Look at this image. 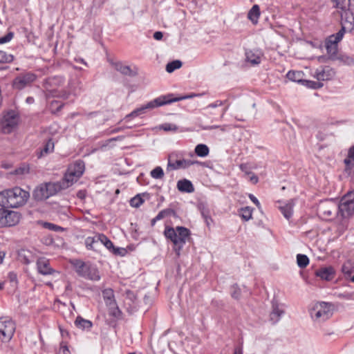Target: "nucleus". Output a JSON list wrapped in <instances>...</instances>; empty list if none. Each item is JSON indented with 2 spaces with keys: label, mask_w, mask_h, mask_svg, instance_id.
I'll return each instance as SVG.
<instances>
[{
  "label": "nucleus",
  "mask_w": 354,
  "mask_h": 354,
  "mask_svg": "<svg viewBox=\"0 0 354 354\" xmlns=\"http://www.w3.org/2000/svg\"><path fill=\"white\" fill-rule=\"evenodd\" d=\"M126 298L127 299H129L130 301H131L133 304H135L137 299V297L134 292L129 290L126 291Z\"/></svg>",
  "instance_id": "nucleus-53"
},
{
  "label": "nucleus",
  "mask_w": 354,
  "mask_h": 354,
  "mask_svg": "<svg viewBox=\"0 0 354 354\" xmlns=\"http://www.w3.org/2000/svg\"><path fill=\"white\" fill-rule=\"evenodd\" d=\"M306 83V86L309 88L317 89L323 86V84L320 82V81L315 82L310 80L305 81Z\"/></svg>",
  "instance_id": "nucleus-47"
},
{
  "label": "nucleus",
  "mask_w": 354,
  "mask_h": 354,
  "mask_svg": "<svg viewBox=\"0 0 354 354\" xmlns=\"http://www.w3.org/2000/svg\"><path fill=\"white\" fill-rule=\"evenodd\" d=\"M177 189L183 193H192L194 192V187L192 183L187 179L179 180L177 182Z\"/></svg>",
  "instance_id": "nucleus-18"
},
{
  "label": "nucleus",
  "mask_w": 354,
  "mask_h": 354,
  "mask_svg": "<svg viewBox=\"0 0 354 354\" xmlns=\"http://www.w3.org/2000/svg\"><path fill=\"white\" fill-rule=\"evenodd\" d=\"M338 214L342 218H349L354 214V192H349L342 197L338 203Z\"/></svg>",
  "instance_id": "nucleus-7"
},
{
  "label": "nucleus",
  "mask_w": 354,
  "mask_h": 354,
  "mask_svg": "<svg viewBox=\"0 0 354 354\" xmlns=\"http://www.w3.org/2000/svg\"><path fill=\"white\" fill-rule=\"evenodd\" d=\"M348 155L349 158H352L354 162V145L349 149Z\"/></svg>",
  "instance_id": "nucleus-60"
},
{
  "label": "nucleus",
  "mask_w": 354,
  "mask_h": 354,
  "mask_svg": "<svg viewBox=\"0 0 354 354\" xmlns=\"http://www.w3.org/2000/svg\"><path fill=\"white\" fill-rule=\"evenodd\" d=\"M37 79V75L31 72L21 74L16 77L12 82V86L15 89L22 90L29 86Z\"/></svg>",
  "instance_id": "nucleus-12"
},
{
  "label": "nucleus",
  "mask_w": 354,
  "mask_h": 354,
  "mask_svg": "<svg viewBox=\"0 0 354 354\" xmlns=\"http://www.w3.org/2000/svg\"><path fill=\"white\" fill-rule=\"evenodd\" d=\"M116 71L120 72L122 74L129 76H135L136 73H133L130 66L123 65L121 62H116L114 64Z\"/></svg>",
  "instance_id": "nucleus-23"
},
{
  "label": "nucleus",
  "mask_w": 354,
  "mask_h": 354,
  "mask_svg": "<svg viewBox=\"0 0 354 354\" xmlns=\"http://www.w3.org/2000/svg\"><path fill=\"white\" fill-rule=\"evenodd\" d=\"M261 53L258 50L245 52L246 61L253 65L259 64L261 62Z\"/></svg>",
  "instance_id": "nucleus-19"
},
{
  "label": "nucleus",
  "mask_w": 354,
  "mask_h": 354,
  "mask_svg": "<svg viewBox=\"0 0 354 354\" xmlns=\"http://www.w3.org/2000/svg\"><path fill=\"white\" fill-rule=\"evenodd\" d=\"M42 226L44 228L49 230L50 231H54V232L64 231V228L62 227L52 223L42 222Z\"/></svg>",
  "instance_id": "nucleus-39"
},
{
  "label": "nucleus",
  "mask_w": 354,
  "mask_h": 354,
  "mask_svg": "<svg viewBox=\"0 0 354 354\" xmlns=\"http://www.w3.org/2000/svg\"><path fill=\"white\" fill-rule=\"evenodd\" d=\"M30 194L19 187L3 190L0 192V206L4 208H18L24 205Z\"/></svg>",
  "instance_id": "nucleus-1"
},
{
  "label": "nucleus",
  "mask_w": 354,
  "mask_h": 354,
  "mask_svg": "<svg viewBox=\"0 0 354 354\" xmlns=\"http://www.w3.org/2000/svg\"><path fill=\"white\" fill-rule=\"evenodd\" d=\"M182 66V62L180 60H174L169 62L166 66V71L167 73H172L175 70L180 68Z\"/></svg>",
  "instance_id": "nucleus-34"
},
{
  "label": "nucleus",
  "mask_w": 354,
  "mask_h": 354,
  "mask_svg": "<svg viewBox=\"0 0 354 354\" xmlns=\"http://www.w3.org/2000/svg\"><path fill=\"white\" fill-rule=\"evenodd\" d=\"M260 16V8L258 5H254L249 10L248 14V19L254 24H257Z\"/></svg>",
  "instance_id": "nucleus-22"
},
{
  "label": "nucleus",
  "mask_w": 354,
  "mask_h": 354,
  "mask_svg": "<svg viewBox=\"0 0 354 354\" xmlns=\"http://www.w3.org/2000/svg\"><path fill=\"white\" fill-rule=\"evenodd\" d=\"M240 212V215L243 220L248 221L252 218V208L250 207H242Z\"/></svg>",
  "instance_id": "nucleus-37"
},
{
  "label": "nucleus",
  "mask_w": 354,
  "mask_h": 354,
  "mask_svg": "<svg viewBox=\"0 0 354 354\" xmlns=\"http://www.w3.org/2000/svg\"><path fill=\"white\" fill-rule=\"evenodd\" d=\"M315 274L323 280L330 281L335 277V271L332 266L322 267L315 271Z\"/></svg>",
  "instance_id": "nucleus-17"
},
{
  "label": "nucleus",
  "mask_w": 354,
  "mask_h": 354,
  "mask_svg": "<svg viewBox=\"0 0 354 354\" xmlns=\"http://www.w3.org/2000/svg\"><path fill=\"white\" fill-rule=\"evenodd\" d=\"M221 107V109L218 111L220 113L219 120H221L228 110L230 107V103L227 100H216L215 102L207 105L205 110L209 114L216 115V113L215 109Z\"/></svg>",
  "instance_id": "nucleus-13"
},
{
  "label": "nucleus",
  "mask_w": 354,
  "mask_h": 354,
  "mask_svg": "<svg viewBox=\"0 0 354 354\" xmlns=\"http://www.w3.org/2000/svg\"><path fill=\"white\" fill-rule=\"evenodd\" d=\"M29 171V166L28 165L23 164L15 170L14 174L15 175L22 176L28 174Z\"/></svg>",
  "instance_id": "nucleus-45"
},
{
  "label": "nucleus",
  "mask_w": 354,
  "mask_h": 354,
  "mask_svg": "<svg viewBox=\"0 0 354 354\" xmlns=\"http://www.w3.org/2000/svg\"><path fill=\"white\" fill-rule=\"evenodd\" d=\"M100 243L98 236L97 237H87L85 240V245L88 250H95V246Z\"/></svg>",
  "instance_id": "nucleus-33"
},
{
  "label": "nucleus",
  "mask_w": 354,
  "mask_h": 354,
  "mask_svg": "<svg viewBox=\"0 0 354 354\" xmlns=\"http://www.w3.org/2000/svg\"><path fill=\"white\" fill-rule=\"evenodd\" d=\"M325 46L329 56V59L333 61L336 60V56L337 55V46L326 42Z\"/></svg>",
  "instance_id": "nucleus-27"
},
{
  "label": "nucleus",
  "mask_w": 354,
  "mask_h": 354,
  "mask_svg": "<svg viewBox=\"0 0 354 354\" xmlns=\"http://www.w3.org/2000/svg\"><path fill=\"white\" fill-rule=\"evenodd\" d=\"M88 266V265H86L84 262L82 261H77V262L75 264L76 272L81 277H82L83 274L85 272V270Z\"/></svg>",
  "instance_id": "nucleus-40"
},
{
  "label": "nucleus",
  "mask_w": 354,
  "mask_h": 354,
  "mask_svg": "<svg viewBox=\"0 0 354 354\" xmlns=\"http://www.w3.org/2000/svg\"><path fill=\"white\" fill-rule=\"evenodd\" d=\"M109 308V315L114 318H119L121 315V311L117 306L116 302H112L111 304L107 305Z\"/></svg>",
  "instance_id": "nucleus-31"
},
{
  "label": "nucleus",
  "mask_w": 354,
  "mask_h": 354,
  "mask_svg": "<svg viewBox=\"0 0 354 354\" xmlns=\"http://www.w3.org/2000/svg\"><path fill=\"white\" fill-rule=\"evenodd\" d=\"M352 160V158H349V157L348 156L347 158L344 159V162L346 166H349L351 164Z\"/></svg>",
  "instance_id": "nucleus-63"
},
{
  "label": "nucleus",
  "mask_w": 354,
  "mask_h": 354,
  "mask_svg": "<svg viewBox=\"0 0 354 354\" xmlns=\"http://www.w3.org/2000/svg\"><path fill=\"white\" fill-rule=\"evenodd\" d=\"M199 95H201V94H191L188 95L182 96L180 97H174L172 94H169L167 95H162L149 102L148 103L142 106L141 107L133 110L132 112L127 114L123 120L127 121L130 118H136L145 114L147 110H151L155 108L165 104H171L174 102H178L182 100L192 98L193 97Z\"/></svg>",
  "instance_id": "nucleus-2"
},
{
  "label": "nucleus",
  "mask_w": 354,
  "mask_h": 354,
  "mask_svg": "<svg viewBox=\"0 0 354 354\" xmlns=\"http://www.w3.org/2000/svg\"><path fill=\"white\" fill-rule=\"evenodd\" d=\"M66 188L67 185H64L61 180L41 183L34 189L32 198L37 201H43Z\"/></svg>",
  "instance_id": "nucleus-4"
},
{
  "label": "nucleus",
  "mask_w": 354,
  "mask_h": 354,
  "mask_svg": "<svg viewBox=\"0 0 354 354\" xmlns=\"http://www.w3.org/2000/svg\"><path fill=\"white\" fill-rule=\"evenodd\" d=\"M239 168L242 171H244L247 174H252L251 172H248L247 169H248V166L246 164H241L239 165Z\"/></svg>",
  "instance_id": "nucleus-61"
},
{
  "label": "nucleus",
  "mask_w": 354,
  "mask_h": 354,
  "mask_svg": "<svg viewBox=\"0 0 354 354\" xmlns=\"http://www.w3.org/2000/svg\"><path fill=\"white\" fill-rule=\"evenodd\" d=\"M151 176L155 179H161L164 176V171L162 167H156L150 173Z\"/></svg>",
  "instance_id": "nucleus-42"
},
{
  "label": "nucleus",
  "mask_w": 354,
  "mask_h": 354,
  "mask_svg": "<svg viewBox=\"0 0 354 354\" xmlns=\"http://www.w3.org/2000/svg\"><path fill=\"white\" fill-rule=\"evenodd\" d=\"M294 205V201L290 200L287 203L279 207L281 212L287 220H289L292 216Z\"/></svg>",
  "instance_id": "nucleus-20"
},
{
  "label": "nucleus",
  "mask_w": 354,
  "mask_h": 354,
  "mask_svg": "<svg viewBox=\"0 0 354 354\" xmlns=\"http://www.w3.org/2000/svg\"><path fill=\"white\" fill-rule=\"evenodd\" d=\"M227 127V125H225H225H221V126L212 125V126L206 127L204 129H207V130H212V129H220L221 131H225Z\"/></svg>",
  "instance_id": "nucleus-54"
},
{
  "label": "nucleus",
  "mask_w": 354,
  "mask_h": 354,
  "mask_svg": "<svg viewBox=\"0 0 354 354\" xmlns=\"http://www.w3.org/2000/svg\"><path fill=\"white\" fill-rule=\"evenodd\" d=\"M144 203L141 194H137L130 200V205L133 207H139Z\"/></svg>",
  "instance_id": "nucleus-44"
},
{
  "label": "nucleus",
  "mask_w": 354,
  "mask_h": 354,
  "mask_svg": "<svg viewBox=\"0 0 354 354\" xmlns=\"http://www.w3.org/2000/svg\"><path fill=\"white\" fill-rule=\"evenodd\" d=\"M249 198L258 207H260L259 200L253 194H249Z\"/></svg>",
  "instance_id": "nucleus-56"
},
{
  "label": "nucleus",
  "mask_w": 354,
  "mask_h": 354,
  "mask_svg": "<svg viewBox=\"0 0 354 354\" xmlns=\"http://www.w3.org/2000/svg\"><path fill=\"white\" fill-rule=\"evenodd\" d=\"M335 75L334 70L329 66H323L317 68L314 74V77L318 81H326L332 79Z\"/></svg>",
  "instance_id": "nucleus-14"
},
{
  "label": "nucleus",
  "mask_w": 354,
  "mask_h": 354,
  "mask_svg": "<svg viewBox=\"0 0 354 354\" xmlns=\"http://www.w3.org/2000/svg\"><path fill=\"white\" fill-rule=\"evenodd\" d=\"M14 37L12 32H8L4 37H0V44H6L11 41Z\"/></svg>",
  "instance_id": "nucleus-52"
},
{
  "label": "nucleus",
  "mask_w": 354,
  "mask_h": 354,
  "mask_svg": "<svg viewBox=\"0 0 354 354\" xmlns=\"http://www.w3.org/2000/svg\"><path fill=\"white\" fill-rule=\"evenodd\" d=\"M164 235L167 239L170 240L174 245V250L178 256L190 236V230L187 227L178 226L176 228L166 226Z\"/></svg>",
  "instance_id": "nucleus-3"
},
{
  "label": "nucleus",
  "mask_w": 354,
  "mask_h": 354,
  "mask_svg": "<svg viewBox=\"0 0 354 354\" xmlns=\"http://www.w3.org/2000/svg\"><path fill=\"white\" fill-rule=\"evenodd\" d=\"M162 37H163V34L160 31H156L153 34V38L156 40H160L162 38Z\"/></svg>",
  "instance_id": "nucleus-58"
},
{
  "label": "nucleus",
  "mask_w": 354,
  "mask_h": 354,
  "mask_svg": "<svg viewBox=\"0 0 354 354\" xmlns=\"http://www.w3.org/2000/svg\"><path fill=\"white\" fill-rule=\"evenodd\" d=\"M175 214H176V212L173 209L167 208V209L161 210L157 214V219H162L165 217L171 216V215L174 216Z\"/></svg>",
  "instance_id": "nucleus-41"
},
{
  "label": "nucleus",
  "mask_w": 354,
  "mask_h": 354,
  "mask_svg": "<svg viewBox=\"0 0 354 354\" xmlns=\"http://www.w3.org/2000/svg\"><path fill=\"white\" fill-rule=\"evenodd\" d=\"M336 60H339L340 62L346 65H354V58L346 55H337L336 56Z\"/></svg>",
  "instance_id": "nucleus-36"
},
{
  "label": "nucleus",
  "mask_w": 354,
  "mask_h": 354,
  "mask_svg": "<svg viewBox=\"0 0 354 354\" xmlns=\"http://www.w3.org/2000/svg\"><path fill=\"white\" fill-rule=\"evenodd\" d=\"M231 296L235 299H239L241 297V289L239 286L235 283L231 286Z\"/></svg>",
  "instance_id": "nucleus-46"
},
{
  "label": "nucleus",
  "mask_w": 354,
  "mask_h": 354,
  "mask_svg": "<svg viewBox=\"0 0 354 354\" xmlns=\"http://www.w3.org/2000/svg\"><path fill=\"white\" fill-rule=\"evenodd\" d=\"M6 209L2 207L0 208V227H5Z\"/></svg>",
  "instance_id": "nucleus-49"
},
{
  "label": "nucleus",
  "mask_w": 354,
  "mask_h": 354,
  "mask_svg": "<svg viewBox=\"0 0 354 354\" xmlns=\"http://www.w3.org/2000/svg\"><path fill=\"white\" fill-rule=\"evenodd\" d=\"M15 329V323L12 319L8 317L0 318V339L2 342H9L12 338Z\"/></svg>",
  "instance_id": "nucleus-9"
},
{
  "label": "nucleus",
  "mask_w": 354,
  "mask_h": 354,
  "mask_svg": "<svg viewBox=\"0 0 354 354\" xmlns=\"http://www.w3.org/2000/svg\"><path fill=\"white\" fill-rule=\"evenodd\" d=\"M208 147L204 144L197 145L195 147V153L199 157H205L209 154Z\"/></svg>",
  "instance_id": "nucleus-30"
},
{
  "label": "nucleus",
  "mask_w": 354,
  "mask_h": 354,
  "mask_svg": "<svg viewBox=\"0 0 354 354\" xmlns=\"http://www.w3.org/2000/svg\"><path fill=\"white\" fill-rule=\"evenodd\" d=\"M19 120V115L15 111L10 110L5 113L0 122L1 131L3 133H11L17 126Z\"/></svg>",
  "instance_id": "nucleus-8"
},
{
  "label": "nucleus",
  "mask_w": 354,
  "mask_h": 354,
  "mask_svg": "<svg viewBox=\"0 0 354 354\" xmlns=\"http://www.w3.org/2000/svg\"><path fill=\"white\" fill-rule=\"evenodd\" d=\"M111 252L115 255L124 256L127 253L126 249L123 248H115L111 249Z\"/></svg>",
  "instance_id": "nucleus-50"
},
{
  "label": "nucleus",
  "mask_w": 354,
  "mask_h": 354,
  "mask_svg": "<svg viewBox=\"0 0 354 354\" xmlns=\"http://www.w3.org/2000/svg\"><path fill=\"white\" fill-rule=\"evenodd\" d=\"M37 268L38 272L43 275L51 274L55 272L50 266L49 261L44 257H41L37 259Z\"/></svg>",
  "instance_id": "nucleus-16"
},
{
  "label": "nucleus",
  "mask_w": 354,
  "mask_h": 354,
  "mask_svg": "<svg viewBox=\"0 0 354 354\" xmlns=\"http://www.w3.org/2000/svg\"><path fill=\"white\" fill-rule=\"evenodd\" d=\"M345 32V27L342 26L335 35H332V38H335V39L339 42L342 39Z\"/></svg>",
  "instance_id": "nucleus-51"
},
{
  "label": "nucleus",
  "mask_w": 354,
  "mask_h": 354,
  "mask_svg": "<svg viewBox=\"0 0 354 354\" xmlns=\"http://www.w3.org/2000/svg\"><path fill=\"white\" fill-rule=\"evenodd\" d=\"M309 313L314 322H324L333 315L332 304L324 301L318 302L310 309Z\"/></svg>",
  "instance_id": "nucleus-5"
},
{
  "label": "nucleus",
  "mask_w": 354,
  "mask_h": 354,
  "mask_svg": "<svg viewBox=\"0 0 354 354\" xmlns=\"http://www.w3.org/2000/svg\"><path fill=\"white\" fill-rule=\"evenodd\" d=\"M82 277L92 281H99L100 279L97 269L90 266L87 267Z\"/></svg>",
  "instance_id": "nucleus-21"
},
{
  "label": "nucleus",
  "mask_w": 354,
  "mask_h": 354,
  "mask_svg": "<svg viewBox=\"0 0 354 354\" xmlns=\"http://www.w3.org/2000/svg\"><path fill=\"white\" fill-rule=\"evenodd\" d=\"M283 313L284 312L283 310L279 309L277 304H273L272 310L270 315V320L273 324L277 323Z\"/></svg>",
  "instance_id": "nucleus-24"
},
{
  "label": "nucleus",
  "mask_w": 354,
  "mask_h": 354,
  "mask_svg": "<svg viewBox=\"0 0 354 354\" xmlns=\"http://www.w3.org/2000/svg\"><path fill=\"white\" fill-rule=\"evenodd\" d=\"M160 129H162L166 131H176L178 130V127L174 124L165 123V124H162Z\"/></svg>",
  "instance_id": "nucleus-48"
},
{
  "label": "nucleus",
  "mask_w": 354,
  "mask_h": 354,
  "mask_svg": "<svg viewBox=\"0 0 354 354\" xmlns=\"http://www.w3.org/2000/svg\"><path fill=\"white\" fill-rule=\"evenodd\" d=\"M331 1L333 3V6L337 8H343L340 5L341 3L344 1V0H331Z\"/></svg>",
  "instance_id": "nucleus-57"
},
{
  "label": "nucleus",
  "mask_w": 354,
  "mask_h": 354,
  "mask_svg": "<svg viewBox=\"0 0 354 354\" xmlns=\"http://www.w3.org/2000/svg\"><path fill=\"white\" fill-rule=\"evenodd\" d=\"M174 156V154H171L169 157L168 163L167 166V169L169 170H178V169H185L194 165L195 164H198L199 162L197 160H192L189 159L181 158L178 155H176V159L175 161L172 162L171 158Z\"/></svg>",
  "instance_id": "nucleus-11"
},
{
  "label": "nucleus",
  "mask_w": 354,
  "mask_h": 354,
  "mask_svg": "<svg viewBox=\"0 0 354 354\" xmlns=\"http://www.w3.org/2000/svg\"><path fill=\"white\" fill-rule=\"evenodd\" d=\"M85 169L84 162L83 160H78L71 164L67 171L61 180L62 183L64 185H67V188L76 182L83 174Z\"/></svg>",
  "instance_id": "nucleus-6"
},
{
  "label": "nucleus",
  "mask_w": 354,
  "mask_h": 354,
  "mask_svg": "<svg viewBox=\"0 0 354 354\" xmlns=\"http://www.w3.org/2000/svg\"><path fill=\"white\" fill-rule=\"evenodd\" d=\"M14 57L11 54L0 50V63H10L13 61Z\"/></svg>",
  "instance_id": "nucleus-43"
},
{
  "label": "nucleus",
  "mask_w": 354,
  "mask_h": 354,
  "mask_svg": "<svg viewBox=\"0 0 354 354\" xmlns=\"http://www.w3.org/2000/svg\"><path fill=\"white\" fill-rule=\"evenodd\" d=\"M326 42H328L329 44H333V45H336L337 46V44L339 43L338 41H337L335 39V38H332V35H330L328 39L326 40Z\"/></svg>",
  "instance_id": "nucleus-59"
},
{
  "label": "nucleus",
  "mask_w": 354,
  "mask_h": 354,
  "mask_svg": "<svg viewBox=\"0 0 354 354\" xmlns=\"http://www.w3.org/2000/svg\"><path fill=\"white\" fill-rule=\"evenodd\" d=\"M234 354H243L242 348L240 347L235 348Z\"/></svg>",
  "instance_id": "nucleus-64"
},
{
  "label": "nucleus",
  "mask_w": 354,
  "mask_h": 354,
  "mask_svg": "<svg viewBox=\"0 0 354 354\" xmlns=\"http://www.w3.org/2000/svg\"><path fill=\"white\" fill-rule=\"evenodd\" d=\"M338 202L334 199H326L322 201L318 206V212L325 219L338 214Z\"/></svg>",
  "instance_id": "nucleus-10"
},
{
  "label": "nucleus",
  "mask_w": 354,
  "mask_h": 354,
  "mask_svg": "<svg viewBox=\"0 0 354 354\" xmlns=\"http://www.w3.org/2000/svg\"><path fill=\"white\" fill-rule=\"evenodd\" d=\"M75 325L77 328L84 330L90 329L92 327L93 324L91 321L85 319L80 316H78L75 321Z\"/></svg>",
  "instance_id": "nucleus-25"
},
{
  "label": "nucleus",
  "mask_w": 354,
  "mask_h": 354,
  "mask_svg": "<svg viewBox=\"0 0 354 354\" xmlns=\"http://www.w3.org/2000/svg\"><path fill=\"white\" fill-rule=\"evenodd\" d=\"M21 218V214L19 212L8 210L6 209V227H12L17 225Z\"/></svg>",
  "instance_id": "nucleus-15"
},
{
  "label": "nucleus",
  "mask_w": 354,
  "mask_h": 354,
  "mask_svg": "<svg viewBox=\"0 0 354 354\" xmlns=\"http://www.w3.org/2000/svg\"><path fill=\"white\" fill-rule=\"evenodd\" d=\"M69 95L70 93L66 91H62L58 95H57V97H62L63 99H68Z\"/></svg>",
  "instance_id": "nucleus-55"
},
{
  "label": "nucleus",
  "mask_w": 354,
  "mask_h": 354,
  "mask_svg": "<svg viewBox=\"0 0 354 354\" xmlns=\"http://www.w3.org/2000/svg\"><path fill=\"white\" fill-rule=\"evenodd\" d=\"M53 150H54V142L53 141L52 139H49L46 142L44 148L38 153L37 157L41 158L45 155L48 154L49 153L53 152Z\"/></svg>",
  "instance_id": "nucleus-26"
},
{
  "label": "nucleus",
  "mask_w": 354,
  "mask_h": 354,
  "mask_svg": "<svg viewBox=\"0 0 354 354\" xmlns=\"http://www.w3.org/2000/svg\"><path fill=\"white\" fill-rule=\"evenodd\" d=\"M250 180L254 184L257 183L259 181L258 177L256 175H254V174H252V176L250 177Z\"/></svg>",
  "instance_id": "nucleus-62"
},
{
  "label": "nucleus",
  "mask_w": 354,
  "mask_h": 354,
  "mask_svg": "<svg viewBox=\"0 0 354 354\" xmlns=\"http://www.w3.org/2000/svg\"><path fill=\"white\" fill-rule=\"evenodd\" d=\"M98 240L100 243H102L109 250L111 251V249L113 248V244L112 241L110 239H109L105 235L99 234Z\"/></svg>",
  "instance_id": "nucleus-38"
},
{
  "label": "nucleus",
  "mask_w": 354,
  "mask_h": 354,
  "mask_svg": "<svg viewBox=\"0 0 354 354\" xmlns=\"http://www.w3.org/2000/svg\"><path fill=\"white\" fill-rule=\"evenodd\" d=\"M102 296L106 306L111 304L112 302H116L114 299L113 291L111 288L104 289L102 291Z\"/></svg>",
  "instance_id": "nucleus-28"
},
{
  "label": "nucleus",
  "mask_w": 354,
  "mask_h": 354,
  "mask_svg": "<svg viewBox=\"0 0 354 354\" xmlns=\"http://www.w3.org/2000/svg\"><path fill=\"white\" fill-rule=\"evenodd\" d=\"M32 257L31 252L28 250H21L19 252V259L24 264L28 265L32 262L30 257Z\"/></svg>",
  "instance_id": "nucleus-29"
},
{
  "label": "nucleus",
  "mask_w": 354,
  "mask_h": 354,
  "mask_svg": "<svg viewBox=\"0 0 354 354\" xmlns=\"http://www.w3.org/2000/svg\"><path fill=\"white\" fill-rule=\"evenodd\" d=\"M297 263L299 268H304L309 263V259L305 254H299L297 255Z\"/></svg>",
  "instance_id": "nucleus-35"
},
{
  "label": "nucleus",
  "mask_w": 354,
  "mask_h": 354,
  "mask_svg": "<svg viewBox=\"0 0 354 354\" xmlns=\"http://www.w3.org/2000/svg\"><path fill=\"white\" fill-rule=\"evenodd\" d=\"M303 75V73L301 71H290L286 74V77L288 80L292 81V82H301V77Z\"/></svg>",
  "instance_id": "nucleus-32"
}]
</instances>
